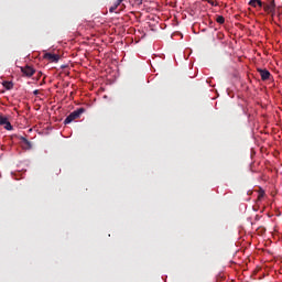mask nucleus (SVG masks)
<instances>
[{
  "mask_svg": "<svg viewBox=\"0 0 282 282\" xmlns=\"http://www.w3.org/2000/svg\"><path fill=\"white\" fill-rule=\"evenodd\" d=\"M258 73L261 76V80H270V76H272V74H270V70L263 68H258Z\"/></svg>",
  "mask_w": 282,
  "mask_h": 282,
  "instance_id": "obj_5",
  "label": "nucleus"
},
{
  "mask_svg": "<svg viewBox=\"0 0 282 282\" xmlns=\"http://www.w3.org/2000/svg\"><path fill=\"white\" fill-rule=\"evenodd\" d=\"M0 126L7 131H12V123H10V119L3 115H0Z\"/></svg>",
  "mask_w": 282,
  "mask_h": 282,
  "instance_id": "obj_3",
  "label": "nucleus"
},
{
  "mask_svg": "<svg viewBox=\"0 0 282 282\" xmlns=\"http://www.w3.org/2000/svg\"><path fill=\"white\" fill-rule=\"evenodd\" d=\"M20 140L23 143V149H32V142H30L25 137H21Z\"/></svg>",
  "mask_w": 282,
  "mask_h": 282,
  "instance_id": "obj_6",
  "label": "nucleus"
},
{
  "mask_svg": "<svg viewBox=\"0 0 282 282\" xmlns=\"http://www.w3.org/2000/svg\"><path fill=\"white\" fill-rule=\"evenodd\" d=\"M216 23L224 25V23H226V18H224L223 15H216Z\"/></svg>",
  "mask_w": 282,
  "mask_h": 282,
  "instance_id": "obj_11",
  "label": "nucleus"
},
{
  "mask_svg": "<svg viewBox=\"0 0 282 282\" xmlns=\"http://www.w3.org/2000/svg\"><path fill=\"white\" fill-rule=\"evenodd\" d=\"M33 94H34V96H39L40 91L39 90H34Z\"/></svg>",
  "mask_w": 282,
  "mask_h": 282,
  "instance_id": "obj_15",
  "label": "nucleus"
},
{
  "mask_svg": "<svg viewBox=\"0 0 282 282\" xmlns=\"http://www.w3.org/2000/svg\"><path fill=\"white\" fill-rule=\"evenodd\" d=\"M135 3H138V6H142V0H135Z\"/></svg>",
  "mask_w": 282,
  "mask_h": 282,
  "instance_id": "obj_14",
  "label": "nucleus"
},
{
  "mask_svg": "<svg viewBox=\"0 0 282 282\" xmlns=\"http://www.w3.org/2000/svg\"><path fill=\"white\" fill-rule=\"evenodd\" d=\"M43 58H45V61H50V63H58V61H61V56L53 53H45Z\"/></svg>",
  "mask_w": 282,
  "mask_h": 282,
  "instance_id": "obj_4",
  "label": "nucleus"
},
{
  "mask_svg": "<svg viewBox=\"0 0 282 282\" xmlns=\"http://www.w3.org/2000/svg\"><path fill=\"white\" fill-rule=\"evenodd\" d=\"M263 197H265V192H263V189H261L258 195V200L261 202L263 199Z\"/></svg>",
  "mask_w": 282,
  "mask_h": 282,
  "instance_id": "obj_12",
  "label": "nucleus"
},
{
  "mask_svg": "<svg viewBox=\"0 0 282 282\" xmlns=\"http://www.w3.org/2000/svg\"><path fill=\"white\" fill-rule=\"evenodd\" d=\"M22 74H24L28 78H32V76H34V74H36V69H34L32 66L26 65V66H22L20 67Z\"/></svg>",
  "mask_w": 282,
  "mask_h": 282,
  "instance_id": "obj_2",
  "label": "nucleus"
},
{
  "mask_svg": "<svg viewBox=\"0 0 282 282\" xmlns=\"http://www.w3.org/2000/svg\"><path fill=\"white\" fill-rule=\"evenodd\" d=\"M207 3H209V6H214L215 8H217V6H219V3L216 2L215 0H207Z\"/></svg>",
  "mask_w": 282,
  "mask_h": 282,
  "instance_id": "obj_13",
  "label": "nucleus"
},
{
  "mask_svg": "<svg viewBox=\"0 0 282 282\" xmlns=\"http://www.w3.org/2000/svg\"><path fill=\"white\" fill-rule=\"evenodd\" d=\"M265 229H261V232H263Z\"/></svg>",
  "mask_w": 282,
  "mask_h": 282,
  "instance_id": "obj_16",
  "label": "nucleus"
},
{
  "mask_svg": "<svg viewBox=\"0 0 282 282\" xmlns=\"http://www.w3.org/2000/svg\"><path fill=\"white\" fill-rule=\"evenodd\" d=\"M121 4H122V0H117L115 2V6H111L109 8V12H116V10H118V8H120Z\"/></svg>",
  "mask_w": 282,
  "mask_h": 282,
  "instance_id": "obj_8",
  "label": "nucleus"
},
{
  "mask_svg": "<svg viewBox=\"0 0 282 282\" xmlns=\"http://www.w3.org/2000/svg\"><path fill=\"white\" fill-rule=\"evenodd\" d=\"M262 8L265 12H272V10H274V2H271L270 4L262 3Z\"/></svg>",
  "mask_w": 282,
  "mask_h": 282,
  "instance_id": "obj_9",
  "label": "nucleus"
},
{
  "mask_svg": "<svg viewBox=\"0 0 282 282\" xmlns=\"http://www.w3.org/2000/svg\"><path fill=\"white\" fill-rule=\"evenodd\" d=\"M249 6H251V8H263V2L261 0H250L249 1Z\"/></svg>",
  "mask_w": 282,
  "mask_h": 282,
  "instance_id": "obj_7",
  "label": "nucleus"
},
{
  "mask_svg": "<svg viewBox=\"0 0 282 282\" xmlns=\"http://www.w3.org/2000/svg\"><path fill=\"white\" fill-rule=\"evenodd\" d=\"M83 113H85V108L74 110L69 113V116L66 117V119L64 120V124H70V122H74V120H78V118H80Z\"/></svg>",
  "mask_w": 282,
  "mask_h": 282,
  "instance_id": "obj_1",
  "label": "nucleus"
},
{
  "mask_svg": "<svg viewBox=\"0 0 282 282\" xmlns=\"http://www.w3.org/2000/svg\"><path fill=\"white\" fill-rule=\"evenodd\" d=\"M2 86L8 90L14 89V84L12 82H3Z\"/></svg>",
  "mask_w": 282,
  "mask_h": 282,
  "instance_id": "obj_10",
  "label": "nucleus"
}]
</instances>
